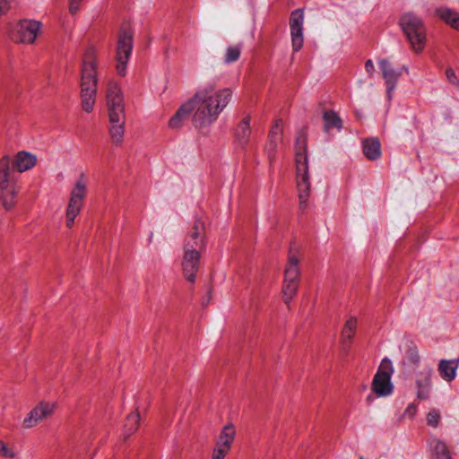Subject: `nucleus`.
Instances as JSON below:
<instances>
[{
	"instance_id": "1",
	"label": "nucleus",
	"mask_w": 459,
	"mask_h": 459,
	"mask_svg": "<svg viewBox=\"0 0 459 459\" xmlns=\"http://www.w3.org/2000/svg\"><path fill=\"white\" fill-rule=\"evenodd\" d=\"M232 96L230 89L216 88L211 83L199 88L189 100L193 104L195 126L202 129L212 125L231 101Z\"/></svg>"
},
{
	"instance_id": "2",
	"label": "nucleus",
	"mask_w": 459,
	"mask_h": 459,
	"mask_svg": "<svg viewBox=\"0 0 459 459\" xmlns=\"http://www.w3.org/2000/svg\"><path fill=\"white\" fill-rule=\"evenodd\" d=\"M205 247L204 225L201 221H197L185 238L181 263L184 277L191 283L195 281L201 254L205 250Z\"/></svg>"
},
{
	"instance_id": "3",
	"label": "nucleus",
	"mask_w": 459,
	"mask_h": 459,
	"mask_svg": "<svg viewBox=\"0 0 459 459\" xmlns=\"http://www.w3.org/2000/svg\"><path fill=\"white\" fill-rule=\"evenodd\" d=\"M98 58L97 50L90 47L82 56L81 69V105L83 111L91 113L93 111L98 83Z\"/></svg>"
},
{
	"instance_id": "4",
	"label": "nucleus",
	"mask_w": 459,
	"mask_h": 459,
	"mask_svg": "<svg viewBox=\"0 0 459 459\" xmlns=\"http://www.w3.org/2000/svg\"><path fill=\"white\" fill-rule=\"evenodd\" d=\"M19 187L13 177L8 156L0 159V203L4 210H12L16 203Z\"/></svg>"
},
{
	"instance_id": "5",
	"label": "nucleus",
	"mask_w": 459,
	"mask_h": 459,
	"mask_svg": "<svg viewBox=\"0 0 459 459\" xmlns=\"http://www.w3.org/2000/svg\"><path fill=\"white\" fill-rule=\"evenodd\" d=\"M400 25L411 48L416 53L422 52L427 38L422 20L412 13H406L400 18Z\"/></svg>"
},
{
	"instance_id": "6",
	"label": "nucleus",
	"mask_w": 459,
	"mask_h": 459,
	"mask_svg": "<svg viewBox=\"0 0 459 459\" xmlns=\"http://www.w3.org/2000/svg\"><path fill=\"white\" fill-rule=\"evenodd\" d=\"M88 180L85 174L82 173L71 190L68 205L65 212V225L72 228L74 220L81 212L87 195Z\"/></svg>"
},
{
	"instance_id": "7",
	"label": "nucleus",
	"mask_w": 459,
	"mask_h": 459,
	"mask_svg": "<svg viewBox=\"0 0 459 459\" xmlns=\"http://www.w3.org/2000/svg\"><path fill=\"white\" fill-rule=\"evenodd\" d=\"M393 374L394 367L391 359L384 358L371 384V390L377 397H387L393 394L394 388L391 380Z\"/></svg>"
},
{
	"instance_id": "8",
	"label": "nucleus",
	"mask_w": 459,
	"mask_h": 459,
	"mask_svg": "<svg viewBox=\"0 0 459 459\" xmlns=\"http://www.w3.org/2000/svg\"><path fill=\"white\" fill-rule=\"evenodd\" d=\"M299 260L294 255H290L284 271V281L282 285V298L286 305H289L294 299L298 288L300 270Z\"/></svg>"
},
{
	"instance_id": "9",
	"label": "nucleus",
	"mask_w": 459,
	"mask_h": 459,
	"mask_svg": "<svg viewBox=\"0 0 459 459\" xmlns=\"http://www.w3.org/2000/svg\"><path fill=\"white\" fill-rule=\"evenodd\" d=\"M42 30V23L32 19H22L12 29L13 39L22 44H34Z\"/></svg>"
},
{
	"instance_id": "10",
	"label": "nucleus",
	"mask_w": 459,
	"mask_h": 459,
	"mask_svg": "<svg viewBox=\"0 0 459 459\" xmlns=\"http://www.w3.org/2000/svg\"><path fill=\"white\" fill-rule=\"evenodd\" d=\"M134 34L130 30H121L116 49L117 72L125 76L126 66L133 51Z\"/></svg>"
},
{
	"instance_id": "11",
	"label": "nucleus",
	"mask_w": 459,
	"mask_h": 459,
	"mask_svg": "<svg viewBox=\"0 0 459 459\" xmlns=\"http://www.w3.org/2000/svg\"><path fill=\"white\" fill-rule=\"evenodd\" d=\"M106 105L108 117L126 116L124 94L120 86L114 81H109L107 84Z\"/></svg>"
},
{
	"instance_id": "12",
	"label": "nucleus",
	"mask_w": 459,
	"mask_h": 459,
	"mask_svg": "<svg viewBox=\"0 0 459 459\" xmlns=\"http://www.w3.org/2000/svg\"><path fill=\"white\" fill-rule=\"evenodd\" d=\"M379 68L382 72L385 83L386 85V95L388 100L392 99L394 91L396 88L397 82L403 72L408 73L406 66L394 67L386 59L379 60Z\"/></svg>"
},
{
	"instance_id": "13",
	"label": "nucleus",
	"mask_w": 459,
	"mask_h": 459,
	"mask_svg": "<svg viewBox=\"0 0 459 459\" xmlns=\"http://www.w3.org/2000/svg\"><path fill=\"white\" fill-rule=\"evenodd\" d=\"M56 407L54 402L39 403L24 418L22 425L26 429L36 427L40 421L50 417Z\"/></svg>"
},
{
	"instance_id": "14",
	"label": "nucleus",
	"mask_w": 459,
	"mask_h": 459,
	"mask_svg": "<svg viewBox=\"0 0 459 459\" xmlns=\"http://www.w3.org/2000/svg\"><path fill=\"white\" fill-rule=\"evenodd\" d=\"M433 368L429 366L423 367L417 372L415 378L416 397L419 400H427L430 397L432 391Z\"/></svg>"
},
{
	"instance_id": "15",
	"label": "nucleus",
	"mask_w": 459,
	"mask_h": 459,
	"mask_svg": "<svg viewBox=\"0 0 459 459\" xmlns=\"http://www.w3.org/2000/svg\"><path fill=\"white\" fill-rule=\"evenodd\" d=\"M303 22L304 13L300 9L293 11L290 18V35L292 48L295 52L301 49L303 46Z\"/></svg>"
},
{
	"instance_id": "16",
	"label": "nucleus",
	"mask_w": 459,
	"mask_h": 459,
	"mask_svg": "<svg viewBox=\"0 0 459 459\" xmlns=\"http://www.w3.org/2000/svg\"><path fill=\"white\" fill-rule=\"evenodd\" d=\"M297 187L299 201V209L304 211L307 209L310 197V181L308 176V166L301 169L297 167Z\"/></svg>"
},
{
	"instance_id": "17",
	"label": "nucleus",
	"mask_w": 459,
	"mask_h": 459,
	"mask_svg": "<svg viewBox=\"0 0 459 459\" xmlns=\"http://www.w3.org/2000/svg\"><path fill=\"white\" fill-rule=\"evenodd\" d=\"M236 434L233 424L228 423L221 430L215 440L214 446L230 452L236 438Z\"/></svg>"
},
{
	"instance_id": "18",
	"label": "nucleus",
	"mask_w": 459,
	"mask_h": 459,
	"mask_svg": "<svg viewBox=\"0 0 459 459\" xmlns=\"http://www.w3.org/2000/svg\"><path fill=\"white\" fill-rule=\"evenodd\" d=\"M282 121L276 120L269 133V139L266 144V152L270 159H273L279 143L281 142Z\"/></svg>"
},
{
	"instance_id": "19",
	"label": "nucleus",
	"mask_w": 459,
	"mask_h": 459,
	"mask_svg": "<svg viewBox=\"0 0 459 459\" xmlns=\"http://www.w3.org/2000/svg\"><path fill=\"white\" fill-rule=\"evenodd\" d=\"M108 132L112 142L116 144L121 143L125 134L126 116L108 117Z\"/></svg>"
},
{
	"instance_id": "20",
	"label": "nucleus",
	"mask_w": 459,
	"mask_h": 459,
	"mask_svg": "<svg viewBox=\"0 0 459 459\" xmlns=\"http://www.w3.org/2000/svg\"><path fill=\"white\" fill-rule=\"evenodd\" d=\"M37 156L29 152H19L14 158L15 169L22 173L31 169L37 164Z\"/></svg>"
},
{
	"instance_id": "21",
	"label": "nucleus",
	"mask_w": 459,
	"mask_h": 459,
	"mask_svg": "<svg viewBox=\"0 0 459 459\" xmlns=\"http://www.w3.org/2000/svg\"><path fill=\"white\" fill-rule=\"evenodd\" d=\"M191 113L194 114L193 104L188 100L179 107L176 114L169 119V126L172 129L180 127Z\"/></svg>"
},
{
	"instance_id": "22",
	"label": "nucleus",
	"mask_w": 459,
	"mask_h": 459,
	"mask_svg": "<svg viewBox=\"0 0 459 459\" xmlns=\"http://www.w3.org/2000/svg\"><path fill=\"white\" fill-rule=\"evenodd\" d=\"M295 150H296V166L299 167L301 169H306L307 164V143L306 137L303 134H299L295 142Z\"/></svg>"
},
{
	"instance_id": "23",
	"label": "nucleus",
	"mask_w": 459,
	"mask_h": 459,
	"mask_svg": "<svg viewBox=\"0 0 459 459\" xmlns=\"http://www.w3.org/2000/svg\"><path fill=\"white\" fill-rule=\"evenodd\" d=\"M458 368V362L455 359H441L438 364V372L440 377L447 381L451 382L456 377V370Z\"/></svg>"
},
{
	"instance_id": "24",
	"label": "nucleus",
	"mask_w": 459,
	"mask_h": 459,
	"mask_svg": "<svg viewBox=\"0 0 459 459\" xmlns=\"http://www.w3.org/2000/svg\"><path fill=\"white\" fill-rule=\"evenodd\" d=\"M364 155L371 160H377L381 156V144L378 139H366L362 143Z\"/></svg>"
},
{
	"instance_id": "25",
	"label": "nucleus",
	"mask_w": 459,
	"mask_h": 459,
	"mask_svg": "<svg viewBox=\"0 0 459 459\" xmlns=\"http://www.w3.org/2000/svg\"><path fill=\"white\" fill-rule=\"evenodd\" d=\"M358 320L355 316H351L347 319L341 333V339L343 346H350L353 336L356 333Z\"/></svg>"
},
{
	"instance_id": "26",
	"label": "nucleus",
	"mask_w": 459,
	"mask_h": 459,
	"mask_svg": "<svg viewBox=\"0 0 459 459\" xmlns=\"http://www.w3.org/2000/svg\"><path fill=\"white\" fill-rule=\"evenodd\" d=\"M250 129V118L246 117L238 126L236 129V141L241 147L245 146L248 142Z\"/></svg>"
},
{
	"instance_id": "27",
	"label": "nucleus",
	"mask_w": 459,
	"mask_h": 459,
	"mask_svg": "<svg viewBox=\"0 0 459 459\" xmlns=\"http://www.w3.org/2000/svg\"><path fill=\"white\" fill-rule=\"evenodd\" d=\"M437 14L446 23L459 30V13H455L452 9L441 7L437 10Z\"/></svg>"
},
{
	"instance_id": "28",
	"label": "nucleus",
	"mask_w": 459,
	"mask_h": 459,
	"mask_svg": "<svg viewBox=\"0 0 459 459\" xmlns=\"http://www.w3.org/2000/svg\"><path fill=\"white\" fill-rule=\"evenodd\" d=\"M139 422L140 415L138 412H132L127 416L123 431L125 438L129 437L136 431Z\"/></svg>"
},
{
	"instance_id": "29",
	"label": "nucleus",
	"mask_w": 459,
	"mask_h": 459,
	"mask_svg": "<svg viewBox=\"0 0 459 459\" xmlns=\"http://www.w3.org/2000/svg\"><path fill=\"white\" fill-rule=\"evenodd\" d=\"M431 446L434 459H452L450 452L443 441L437 439L433 440Z\"/></svg>"
},
{
	"instance_id": "30",
	"label": "nucleus",
	"mask_w": 459,
	"mask_h": 459,
	"mask_svg": "<svg viewBox=\"0 0 459 459\" xmlns=\"http://www.w3.org/2000/svg\"><path fill=\"white\" fill-rule=\"evenodd\" d=\"M242 44L232 45L227 48L225 51L224 63L230 64L236 62L241 54Z\"/></svg>"
},
{
	"instance_id": "31",
	"label": "nucleus",
	"mask_w": 459,
	"mask_h": 459,
	"mask_svg": "<svg viewBox=\"0 0 459 459\" xmlns=\"http://www.w3.org/2000/svg\"><path fill=\"white\" fill-rule=\"evenodd\" d=\"M324 119L325 122V127L327 130L331 128H342V121L339 117L333 111H326L324 114Z\"/></svg>"
},
{
	"instance_id": "32",
	"label": "nucleus",
	"mask_w": 459,
	"mask_h": 459,
	"mask_svg": "<svg viewBox=\"0 0 459 459\" xmlns=\"http://www.w3.org/2000/svg\"><path fill=\"white\" fill-rule=\"evenodd\" d=\"M17 454L14 447L9 446L4 441L0 440V456L5 459H13L16 457Z\"/></svg>"
},
{
	"instance_id": "33",
	"label": "nucleus",
	"mask_w": 459,
	"mask_h": 459,
	"mask_svg": "<svg viewBox=\"0 0 459 459\" xmlns=\"http://www.w3.org/2000/svg\"><path fill=\"white\" fill-rule=\"evenodd\" d=\"M406 358L414 366H418L420 362V355L416 348H410L406 352Z\"/></svg>"
},
{
	"instance_id": "34",
	"label": "nucleus",
	"mask_w": 459,
	"mask_h": 459,
	"mask_svg": "<svg viewBox=\"0 0 459 459\" xmlns=\"http://www.w3.org/2000/svg\"><path fill=\"white\" fill-rule=\"evenodd\" d=\"M228 454V451L214 446L212 452L211 459H225Z\"/></svg>"
},
{
	"instance_id": "35",
	"label": "nucleus",
	"mask_w": 459,
	"mask_h": 459,
	"mask_svg": "<svg viewBox=\"0 0 459 459\" xmlns=\"http://www.w3.org/2000/svg\"><path fill=\"white\" fill-rule=\"evenodd\" d=\"M428 424L433 427H436L439 421V414L433 411H430L427 416Z\"/></svg>"
},
{
	"instance_id": "36",
	"label": "nucleus",
	"mask_w": 459,
	"mask_h": 459,
	"mask_svg": "<svg viewBox=\"0 0 459 459\" xmlns=\"http://www.w3.org/2000/svg\"><path fill=\"white\" fill-rule=\"evenodd\" d=\"M12 0H0V16L5 14L11 8Z\"/></svg>"
},
{
	"instance_id": "37",
	"label": "nucleus",
	"mask_w": 459,
	"mask_h": 459,
	"mask_svg": "<svg viewBox=\"0 0 459 459\" xmlns=\"http://www.w3.org/2000/svg\"><path fill=\"white\" fill-rule=\"evenodd\" d=\"M446 75L447 80H448L451 83H453V84H458V82H459V81H458V79H457V77H456V75H455V71H454L452 68H448V69H446Z\"/></svg>"
},
{
	"instance_id": "38",
	"label": "nucleus",
	"mask_w": 459,
	"mask_h": 459,
	"mask_svg": "<svg viewBox=\"0 0 459 459\" xmlns=\"http://www.w3.org/2000/svg\"><path fill=\"white\" fill-rule=\"evenodd\" d=\"M365 69L369 77H372L375 72V65L371 59L367 60L365 64Z\"/></svg>"
},
{
	"instance_id": "39",
	"label": "nucleus",
	"mask_w": 459,
	"mask_h": 459,
	"mask_svg": "<svg viewBox=\"0 0 459 459\" xmlns=\"http://www.w3.org/2000/svg\"><path fill=\"white\" fill-rule=\"evenodd\" d=\"M417 411V407L413 403H410L407 408L405 409V414L409 415L410 417H413Z\"/></svg>"
},
{
	"instance_id": "40",
	"label": "nucleus",
	"mask_w": 459,
	"mask_h": 459,
	"mask_svg": "<svg viewBox=\"0 0 459 459\" xmlns=\"http://www.w3.org/2000/svg\"><path fill=\"white\" fill-rule=\"evenodd\" d=\"M82 0H70V12L72 13H75L79 8V3L81 2Z\"/></svg>"
},
{
	"instance_id": "41",
	"label": "nucleus",
	"mask_w": 459,
	"mask_h": 459,
	"mask_svg": "<svg viewBox=\"0 0 459 459\" xmlns=\"http://www.w3.org/2000/svg\"><path fill=\"white\" fill-rule=\"evenodd\" d=\"M359 459H363L362 457H360Z\"/></svg>"
}]
</instances>
